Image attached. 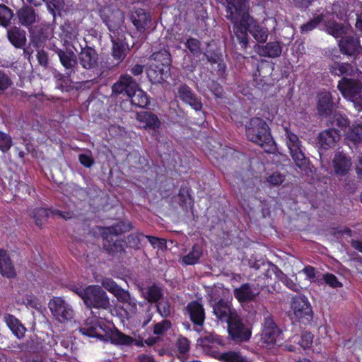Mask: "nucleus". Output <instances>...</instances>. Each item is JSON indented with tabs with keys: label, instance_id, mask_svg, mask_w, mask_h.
Wrapping results in <instances>:
<instances>
[{
	"label": "nucleus",
	"instance_id": "obj_1",
	"mask_svg": "<svg viewBox=\"0 0 362 362\" xmlns=\"http://www.w3.org/2000/svg\"><path fill=\"white\" fill-rule=\"evenodd\" d=\"M247 139L262 147L265 151L270 152L274 149V142L266 122L259 117H253L245 126Z\"/></svg>",
	"mask_w": 362,
	"mask_h": 362
},
{
	"label": "nucleus",
	"instance_id": "obj_2",
	"mask_svg": "<svg viewBox=\"0 0 362 362\" xmlns=\"http://www.w3.org/2000/svg\"><path fill=\"white\" fill-rule=\"evenodd\" d=\"M226 17L233 24V33L237 37L245 40V35L240 27L245 22H251V16L247 12L249 7L247 0H226Z\"/></svg>",
	"mask_w": 362,
	"mask_h": 362
},
{
	"label": "nucleus",
	"instance_id": "obj_3",
	"mask_svg": "<svg viewBox=\"0 0 362 362\" xmlns=\"http://www.w3.org/2000/svg\"><path fill=\"white\" fill-rule=\"evenodd\" d=\"M284 130L285 142L293 162L301 171L307 173L310 169V160L303 152L301 142L298 136L288 128H285Z\"/></svg>",
	"mask_w": 362,
	"mask_h": 362
},
{
	"label": "nucleus",
	"instance_id": "obj_4",
	"mask_svg": "<svg viewBox=\"0 0 362 362\" xmlns=\"http://www.w3.org/2000/svg\"><path fill=\"white\" fill-rule=\"evenodd\" d=\"M129 229V226L123 222L117 223L115 225L105 228L103 234L106 235L104 238L103 247L105 250L112 255L122 254L124 251V245L122 241L114 240L113 236L122 234Z\"/></svg>",
	"mask_w": 362,
	"mask_h": 362
},
{
	"label": "nucleus",
	"instance_id": "obj_5",
	"mask_svg": "<svg viewBox=\"0 0 362 362\" xmlns=\"http://www.w3.org/2000/svg\"><path fill=\"white\" fill-rule=\"evenodd\" d=\"M101 16L109 29L110 38L124 35L122 29L124 14L120 10L105 8L103 9Z\"/></svg>",
	"mask_w": 362,
	"mask_h": 362
},
{
	"label": "nucleus",
	"instance_id": "obj_6",
	"mask_svg": "<svg viewBox=\"0 0 362 362\" xmlns=\"http://www.w3.org/2000/svg\"><path fill=\"white\" fill-rule=\"evenodd\" d=\"M48 308L53 317L60 323L67 322L74 317L72 306L61 297H53L50 299Z\"/></svg>",
	"mask_w": 362,
	"mask_h": 362
},
{
	"label": "nucleus",
	"instance_id": "obj_7",
	"mask_svg": "<svg viewBox=\"0 0 362 362\" xmlns=\"http://www.w3.org/2000/svg\"><path fill=\"white\" fill-rule=\"evenodd\" d=\"M83 300L88 308L107 310L110 308L109 297L106 292L98 285H91L86 287V293Z\"/></svg>",
	"mask_w": 362,
	"mask_h": 362
},
{
	"label": "nucleus",
	"instance_id": "obj_8",
	"mask_svg": "<svg viewBox=\"0 0 362 362\" xmlns=\"http://www.w3.org/2000/svg\"><path fill=\"white\" fill-rule=\"evenodd\" d=\"M245 35V40H242L240 37H237L243 47H246L247 45V32H250L253 37L259 42H264L268 37V30L267 28L257 24V22L251 17V22L246 21L240 27Z\"/></svg>",
	"mask_w": 362,
	"mask_h": 362
},
{
	"label": "nucleus",
	"instance_id": "obj_9",
	"mask_svg": "<svg viewBox=\"0 0 362 362\" xmlns=\"http://www.w3.org/2000/svg\"><path fill=\"white\" fill-rule=\"evenodd\" d=\"M228 332L231 339L236 342L247 341L251 337V330L241 320L239 315L228 323Z\"/></svg>",
	"mask_w": 362,
	"mask_h": 362
},
{
	"label": "nucleus",
	"instance_id": "obj_10",
	"mask_svg": "<svg viewBox=\"0 0 362 362\" xmlns=\"http://www.w3.org/2000/svg\"><path fill=\"white\" fill-rule=\"evenodd\" d=\"M281 331L274 321L273 317L267 314L264 316L263 329L261 334V341L267 346L275 344L280 337Z\"/></svg>",
	"mask_w": 362,
	"mask_h": 362
},
{
	"label": "nucleus",
	"instance_id": "obj_11",
	"mask_svg": "<svg viewBox=\"0 0 362 362\" xmlns=\"http://www.w3.org/2000/svg\"><path fill=\"white\" fill-rule=\"evenodd\" d=\"M112 44V56L113 59L117 62L116 64H119L126 57L128 51L130 47H133L139 42H133L132 45H129L126 42V37L124 35L122 37H115L111 38Z\"/></svg>",
	"mask_w": 362,
	"mask_h": 362
},
{
	"label": "nucleus",
	"instance_id": "obj_12",
	"mask_svg": "<svg viewBox=\"0 0 362 362\" xmlns=\"http://www.w3.org/2000/svg\"><path fill=\"white\" fill-rule=\"evenodd\" d=\"M291 309L295 316L301 320L310 321L313 317V310L305 296H296L291 302Z\"/></svg>",
	"mask_w": 362,
	"mask_h": 362
},
{
	"label": "nucleus",
	"instance_id": "obj_13",
	"mask_svg": "<svg viewBox=\"0 0 362 362\" xmlns=\"http://www.w3.org/2000/svg\"><path fill=\"white\" fill-rule=\"evenodd\" d=\"M213 313L218 320L227 323L238 315L231 304L224 300H220L213 305Z\"/></svg>",
	"mask_w": 362,
	"mask_h": 362
},
{
	"label": "nucleus",
	"instance_id": "obj_14",
	"mask_svg": "<svg viewBox=\"0 0 362 362\" xmlns=\"http://www.w3.org/2000/svg\"><path fill=\"white\" fill-rule=\"evenodd\" d=\"M139 86L136 81L128 74L120 76L119 80L113 84L112 89L115 94H126L128 97L134 93Z\"/></svg>",
	"mask_w": 362,
	"mask_h": 362
},
{
	"label": "nucleus",
	"instance_id": "obj_15",
	"mask_svg": "<svg viewBox=\"0 0 362 362\" xmlns=\"http://www.w3.org/2000/svg\"><path fill=\"white\" fill-rule=\"evenodd\" d=\"M78 59L80 65L86 70L94 71L98 66V54L90 47L81 49Z\"/></svg>",
	"mask_w": 362,
	"mask_h": 362
},
{
	"label": "nucleus",
	"instance_id": "obj_16",
	"mask_svg": "<svg viewBox=\"0 0 362 362\" xmlns=\"http://www.w3.org/2000/svg\"><path fill=\"white\" fill-rule=\"evenodd\" d=\"M62 33L60 37L64 47H71L77 51L76 45L78 44V28L70 23H65L61 27Z\"/></svg>",
	"mask_w": 362,
	"mask_h": 362
},
{
	"label": "nucleus",
	"instance_id": "obj_17",
	"mask_svg": "<svg viewBox=\"0 0 362 362\" xmlns=\"http://www.w3.org/2000/svg\"><path fill=\"white\" fill-rule=\"evenodd\" d=\"M54 50L58 55L59 61L65 69L71 72H74V68L77 64V57L75 54L76 51L69 47H65L64 49L55 47Z\"/></svg>",
	"mask_w": 362,
	"mask_h": 362
},
{
	"label": "nucleus",
	"instance_id": "obj_18",
	"mask_svg": "<svg viewBox=\"0 0 362 362\" xmlns=\"http://www.w3.org/2000/svg\"><path fill=\"white\" fill-rule=\"evenodd\" d=\"M361 86L362 82L358 80L343 78L339 81L337 87L341 95L352 102V98L349 95L356 96L361 90Z\"/></svg>",
	"mask_w": 362,
	"mask_h": 362
},
{
	"label": "nucleus",
	"instance_id": "obj_19",
	"mask_svg": "<svg viewBox=\"0 0 362 362\" xmlns=\"http://www.w3.org/2000/svg\"><path fill=\"white\" fill-rule=\"evenodd\" d=\"M339 47L341 52L347 55H354L357 53L361 47L359 40L354 34L344 35L339 41Z\"/></svg>",
	"mask_w": 362,
	"mask_h": 362
},
{
	"label": "nucleus",
	"instance_id": "obj_20",
	"mask_svg": "<svg viewBox=\"0 0 362 362\" xmlns=\"http://www.w3.org/2000/svg\"><path fill=\"white\" fill-rule=\"evenodd\" d=\"M235 298L241 303L253 301L259 294V289L252 287L250 284H243L233 291Z\"/></svg>",
	"mask_w": 362,
	"mask_h": 362
},
{
	"label": "nucleus",
	"instance_id": "obj_21",
	"mask_svg": "<svg viewBox=\"0 0 362 362\" xmlns=\"http://www.w3.org/2000/svg\"><path fill=\"white\" fill-rule=\"evenodd\" d=\"M177 95L183 102L189 104L196 111L202 110V103L201 100L196 97L190 88L187 85L182 84L178 87Z\"/></svg>",
	"mask_w": 362,
	"mask_h": 362
},
{
	"label": "nucleus",
	"instance_id": "obj_22",
	"mask_svg": "<svg viewBox=\"0 0 362 362\" xmlns=\"http://www.w3.org/2000/svg\"><path fill=\"white\" fill-rule=\"evenodd\" d=\"M351 165V158L341 152L336 153L332 160L334 173L340 176L346 175L350 170Z\"/></svg>",
	"mask_w": 362,
	"mask_h": 362
},
{
	"label": "nucleus",
	"instance_id": "obj_23",
	"mask_svg": "<svg viewBox=\"0 0 362 362\" xmlns=\"http://www.w3.org/2000/svg\"><path fill=\"white\" fill-rule=\"evenodd\" d=\"M197 343L203 348L204 351L210 353L216 352V351H211L213 349H216L218 346H223V339L218 335L211 333L206 332L197 340Z\"/></svg>",
	"mask_w": 362,
	"mask_h": 362
},
{
	"label": "nucleus",
	"instance_id": "obj_24",
	"mask_svg": "<svg viewBox=\"0 0 362 362\" xmlns=\"http://www.w3.org/2000/svg\"><path fill=\"white\" fill-rule=\"evenodd\" d=\"M80 332L88 337H103L105 329L97 318L90 317L87 319L86 326L80 329Z\"/></svg>",
	"mask_w": 362,
	"mask_h": 362
},
{
	"label": "nucleus",
	"instance_id": "obj_25",
	"mask_svg": "<svg viewBox=\"0 0 362 362\" xmlns=\"http://www.w3.org/2000/svg\"><path fill=\"white\" fill-rule=\"evenodd\" d=\"M136 119L140 123L141 127L146 129L156 131L160 126L158 117L150 112H138Z\"/></svg>",
	"mask_w": 362,
	"mask_h": 362
},
{
	"label": "nucleus",
	"instance_id": "obj_26",
	"mask_svg": "<svg viewBox=\"0 0 362 362\" xmlns=\"http://www.w3.org/2000/svg\"><path fill=\"white\" fill-rule=\"evenodd\" d=\"M340 134L339 132L332 128L322 132L319 135V144L324 149L332 148L339 141Z\"/></svg>",
	"mask_w": 362,
	"mask_h": 362
},
{
	"label": "nucleus",
	"instance_id": "obj_27",
	"mask_svg": "<svg viewBox=\"0 0 362 362\" xmlns=\"http://www.w3.org/2000/svg\"><path fill=\"white\" fill-rule=\"evenodd\" d=\"M132 23L140 33L144 32L151 24V17L144 9H136L131 16Z\"/></svg>",
	"mask_w": 362,
	"mask_h": 362
},
{
	"label": "nucleus",
	"instance_id": "obj_28",
	"mask_svg": "<svg viewBox=\"0 0 362 362\" xmlns=\"http://www.w3.org/2000/svg\"><path fill=\"white\" fill-rule=\"evenodd\" d=\"M187 312L191 320L197 325H202L205 319L203 305L197 301H192L187 306Z\"/></svg>",
	"mask_w": 362,
	"mask_h": 362
},
{
	"label": "nucleus",
	"instance_id": "obj_29",
	"mask_svg": "<svg viewBox=\"0 0 362 362\" xmlns=\"http://www.w3.org/2000/svg\"><path fill=\"white\" fill-rule=\"evenodd\" d=\"M16 17L19 24L29 28L37 21V15L30 7L23 6L16 12Z\"/></svg>",
	"mask_w": 362,
	"mask_h": 362
},
{
	"label": "nucleus",
	"instance_id": "obj_30",
	"mask_svg": "<svg viewBox=\"0 0 362 362\" xmlns=\"http://www.w3.org/2000/svg\"><path fill=\"white\" fill-rule=\"evenodd\" d=\"M164 66H160V64H151L146 71L147 76L153 83H160L170 75V68L167 67V71H163Z\"/></svg>",
	"mask_w": 362,
	"mask_h": 362
},
{
	"label": "nucleus",
	"instance_id": "obj_31",
	"mask_svg": "<svg viewBox=\"0 0 362 362\" xmlns=\"http://www.w3.org/2000/svg\"><path fill=\"white\" fill-rule=\"evenodd\" d=\"M0 273L7 278H13L16 274L11 259L4 250H0Z\"/></svg>",
	"mask_w": 362,
	"mask_h": 362
},
{
	"label": "nucleus",
	"instance_id": "obj_32",
	"mask_svg": "<svg viewBox=\"0 0 362 362\" xmlns=\"http://www.w3.org/2000/svg\"><path fill=\"white\" fill-rule=\"evenodd\" d=\"M25 31L14 26L9 29L7 35L11 43L17 48L23 47L26 42Z\"/></svg>",
	"mask_w": 362,
	"mask_h": 362
},
{
	"label": "nucleus",
	"instance_id": "obj_33",
	"mask_svg": "<svg viewBox=\"0 0 362 362\" xmlns=\"http://www.w3.org/2000/svg\"><path fill=\"white\" fill-rule=\"evenodd\" d=\"M282 48L279 42H270L266 45L258 46L257 52L262 57L275 58L281 54Z\"/></svg>",
	"mask_w": 362,
	"mask_h": 362
},
{
	"label": "nucleus",
	"instance_id": "obj_34",
	"mask_svg": "<svg viewBox=\"0 0 362 362\" xmlns=\"http://www.w3.org/2000/svg\"><path fill=\"white\" fill-rule=\"evenodd\" d=\"M4 320L17 338L21 339L24 337L25 328L16 317L11 314L6 313L4 316Z\"/></svg>",
	"mask_w": 362,
	"mask_h": 362
},
{
	"label": "nucleus",
	"instance_id": "obj_35",
	"mask_svg": "<svg viewBox=\"0 0 362 362\" xmlns=\"http://www.w3.org/2000/svg\"><path fill=\"white\" fill-rule=\"evenodd\" d=\"M317 108L322 115H328L332 112L333 102L330 93L322 92L319 94Z\"/></svg>",
	"mask_w": 362,
	"mask_h": 362
},
{
	"label": "nucleus",
	"instance_id": "obj_36",
	"mask_svg": "<svg viewBox=\"0 0 362 362\" xmlns=\"http://www.w3.org/2000/svg\"><path fill=\"white\" fill-rule=\"evenodd\" d=\"M349 31L348 26L338 23L334 21H329L326 23V32L335 38L342 37L347 35Z\"/></svg>",
	"mask_w": 362,
	"mask_h": 362
},
{
	"label": "nucleus",
	"instance_id": "obj_37",
	"mask_svg": "<svg viewBox=\"0 0 362 362\" xmlns=\"http://www.w3.org/2000/svg\"><path fill=\"white\" fill-rule=\"evenodd\" d=\"M150 60L151 64H160V66H164L163 71H167V67L170 68V54L167 50H160L159 52L153 53Z\"/></svg>",
	"mask_w": 362,
	"mask_h": 362
},
{
	"label": "nucleus",
	"instance_id": "obj_38",
	"mask_svg": "<svg viewBox=\"0 0 362 362\" xmlns=\"http://www.w3.org/2000/svg\"><path fill=\"white\" fill-rule=\"evenodd\" d=\"M129 98H131L132 104L136 107H145L149 103L147 94L139 86Z\"/></svg>",
	"mask_w": 362,
	"mask_h": 362
},
{
	"label": "nucleus",
	"instance_id": "obj_39",
	"mask_svg": "<svg viewBox=\"0 0 362 362\" xmlns=\"http://www.w3.org/2000/svg\"><path fill=\"white\" fill-rule=\"evenodd\" d=\"M143 296L148 301L151 303L158 302L162 297L161 289L155 285L148 286L146 288H144L141 291Z\"/></svg>",
	"mask_w": 362,
	"mask_h": 362
},
{
	"label": "nucleus",
	"instance_id": "obj_40",
	"mask_svg": "<svg viewBox=\"0 0 362 362\" xmlns=\"http://www.w3.org/2000/svg\"><path fill=\"white\" fill-rule=\"evenodd\" d=\"M331 72L337 76L346 75L350 76L354 72L353 66L347 63L334 62L331 66Z\"/></svg>",
	"mask_w": 362,
	"mask_h": 362
},
{
	"label": "nucleus",
	"instance_id": "obj_41",
	"mask_svg": "<svg viewBox=\"0 0 362 362\" xmlns=\"http://www.w3.org/2000/svg\"><path fill=\"white\" fill-rule=\"evenodd\" d=\"M346 139L354 144L362 141V124H354L346 132Z\"/></svg>",
	"mask_w": 362,
	"mask_h": 362
},
{
	"label": "nucleus",
	"instance_id": "obj_42",
	"mask_svg": "<svg viewBox=\"0 0 362 362\" xmlns=\"http://www.w3.org/2000/svg\"><path fill=\"white\" fill-rule=\"evenodd\" d=\"M201 249L195 245L192 247V250L186 255H185L182 260L186 265H192L196 264L202 256Z\"/></svg>",
	"mask_w": 362,
	"mask_h": 362
},
{
	"label": "nucleus",
	"instance_id": "obj_43",
	"mask_svg": "<svg viewBox=\"0 0 362 362\" xmlns=\"http://www.w3.org/2000/svg\"><path fill=\"white\" fill-rule=\"evenodd\" d=\"M219 358L223 362H248L247 358L240 352L233 351L221 354Z\"/></svg>",
	"mask_w": 362,
	"mask_h": 362
},
{
	"label": "nucleus",
	"instance_id": "obj_44",
	"mask_svg": "<svg viewBox=\"0 0 362 362\" xmlns=\"http://www.w3.org/2000/svg\"><path fill=\"white\" fill-rule=\"evenodd\" d=\"M265 270V276L268 278L272 279L274 276L277 279L284 281L286 279L285 274L274 264L267 263L263 264Z\"/></svg>",
	"mask_w": 362,
	"mask_h": 362
},
{
	"label": "nucleus",
	"instance_id": "obj_45",
	"mask_svg": "<svg viewBox=\"0 0 362 362\" xmlns=\"http://www.w3.org/2000/svg\"><path fill=\"white\" fill-rule=\"evenodd\" d=\"M13 16V13L8 6L4 4H0V25L4 27H8L11 20Z\"/></svg>",
	"mask_w": 362,
	"mask_h": 362
},
{
	"label": "nucleus",
	"instance_id": "obj_46",
	"mask_svg": "<svg viewBox=\"0 0 362 362\" xmlns=\"http://www.w3.org/2000/svg\"><path fill=\"white\" fill-rule=\"evenodd\" d=\"M185 46L189 49V52L195 57L199 56L202 51L201 48V43L199 40L195 38L190 37L186 42Z\"/></svg>",
	"mask_w": 362,
	"mask_h": 362
},
{
	"label": "nucleus",
	"instance_id": "obj_47",
	"mask_svg": "<svg viewBox=\"0 0 362 362\" xmlns=\"http://www.w3.org/2000/svg\"><path fill=\"white\" fill-rule=\"evenodd\" d=\"M52 214V211L43 208L36 209L33 211V217L35 218V223L37 226H42L44 221L47 217L49 216V214Z\"/></svg>",
	"mask_w": 362,
	"mask_h": 362
},
{
	"label": "nucleus",
	"instance_id": "obj_48",
	"mask_svg": "<svg viewBox=\"0 0 362 362\" xmlns=\"http://www.w3.org/2000/svg\"><path fill=\"white\" fill-rule=\"evenodd\" d=\"M323 21V16L318 15L300 27L302 33H308L315 29Z\"/></svg>",
	"mask_w": 362,
	"mask_h": 362
},
{
	"label": "nucleus",
	"instance_id": "obj_49",
	"mask_svg": "<svg viewBox=\"0 0 362 362\" xmlns=\"http://www.w3.org/2000/svg\"><path fill=\"white\" fill-rule=\"evenodd\" d=\"M111 340L112 342L118 344H130L133 339L132 337L124 335V334L116 332L112 334Z\"/></svg>",
	"mask_w": 362,
	"mask_h": 362
},
{
	"label": "nucleus",
	"instance_id": "obj_50",
	"mask_svg": "<svg viewBox=\"0 0 362 362\" xmlns=\"http://www.w3.org/2000/svg\"><path fill=\"white\" fill-rule=\"evenodd\" d=\"M12 146L11 137L0 131V150L3 152H7Z\"/></svg>",
	"mask_w": 362,
	"mask_h": 362
},
{
	"label": "nucleus",
	"instance_id": "obj_51",
	"mask_svg": "<svg viewBox=\"0 0 362 362\" xmlns=\"http://www.w3.org/2000/svg\"><path fill=\"white\" fill-rule=\"evenodd\" d=\"M158 313L164 317L170 315L171 309L170 303L166 300H161L156 305Z\"/></svg>",
	"mask_w": 362,
	"mask_h": 362
},
{
	"label": "nucleus",
	"instance_id": "obj_52",
	"mask_svg": "<svg viewBox=\"0 0 362 362\" xmlns=\"http://www.w3.org/2000/svg\"><path fill=\"white\" fill-rule=\"evenodd\" d=\"M171 327V322L169 320H163L154 325L153 332L155 334L160 335L164 334Z\"/></svg>",
	"mask_w": 362,
	"mask_h": 362
},
{
	"label": "nucleus",
	"instance_id": "obj_53",
	"mask_svg": "<svg viewBox=\"0 0 362 362\" xmlns=\"http://www.w3.org/2000/svg\"><path fill=\"white\" fill-rule=\"evenodd\" d=\"M101 284L104 288L112 294H114L119 288V286L110 278L103 279Z\"/></svg>",
	"mask_w": 362,
	"mask_h": 362
},
{
	"label": "nucleus",
	"instance_id": "obj_54",
	"mask_svg": "<svg viewBox=\"0 0 362 362\" xmlns=\"http://www.w3.org/2000/svg\"><path fill=\"white\" fill-rule=\"evenodd\" d=\"M323 279L326 284L332 288H339L342 286V284L338 281L337 278L333 274H326L324 275Z\"/></svg>",
	"mask_w": 362,
	"mask_h": 362
},
{
	"label": "nucleus",
	"instance_id": "obj_55",
	"mask_svg": "<svg viewBox=\"0 0 362 362\" xmlns=\"http://www.w3.org/2000/svg\"><path fill=\"white\" fill-rule=\"evenodd\" d=\"M145 237L148 240L149 243L154 248L157 247L158 249H162L166 244L165 239L158 238L151 235H146Z\"/></svg>",
	"mask_w": 362,
	"mask_h": 362
},
{
	"label": "nucleus",
	"instance_id": "obj_56",
	"mask_svg": "<svg viewBox=\"0 0 362 362\" xmlns=\"http://www.w3.org/2000/svg\"><path fill=\"white\" fill-rule=\"evenodd\" d=\"M313 339V336L311 333L304 332L301 335V340L299 344L303 349H307L312 344Z\"/></svg>",
	"mask_w": 362,
	"mask_h": 362
},
{
	"label": "nucleus",
	"instance_id": "obj_57",
	"mask_svg": "<svg viewBox=\"0 0 362 362\" xmlns=\"http://www.w3.org/2000/svg\"><path fill=\"white\" fill-rule=\"evenodd\" d=\"M113 295L122 303L129 300L131 296L130 293L127 291L122 288L121 287H119Z\"/></svg>",
	"mask_w": 362,
	"mask_h": 362
},
{
	"label": "nucleus",
	"instance_id": "obj_58",
	"mask_svg": "<svg viewBox=\"0 0 362 362\" xmlns=\"http://www.w3.org/2000/svg\"><path fill=\"white\" fill-rule=\"evenodd\" d=\"M267 180L271 185H278L283 182L284 177L279 173H274L267 178Z\"/></svg>",
	"mask_w": 362,
	"mask_h": 362
},
{
	"label": "nucleus",
	"instance_id": "obj_59",
	"mask_svg": "<svg viewBox=\"0 0 362 362\" xmlns=\"http://www.w3.org/2000/svg\"><path fill=\"white\" fill-rule=\"evenodd\" d=\"M332 124L333 126H337L340 128L346 127L348 124V119L341 115L336 114L334 115Z\"/></svg>",
	"mask_w": 362,
	"mask_h": 362
},
{
	"label": "nucleus",
	"instance_id": "obj_60",
	"mask_svg": "<svg viewBox=\"0 0 362 362\" xmlns=\"http://www.w3.org/2000/svg\"><path fill=\"white\" fill-rule=\"evenodd\" d=\"M11 84V78L4 72L0 71V90H6Z\"/></svg>",
	"mask_w": 362,
	"mask_h": 362
},
{
	"label": "nucleus",
	"instance_id": "obj_61",
	"mask_svg": "<svg viewBox=\"0 0 362 362\" xmlns=\"http://www.w3.org/2000/svg\"><path fill=\"white\" fill-rule=\"evenodd\" d=\"M78 160L81 164L86 168H90L94 163L92 156L88 154H80L78 156Z\"/></svg>",
	"mask_w": 362,
	"mask_h": 362
},
{
	"label": "nucleus",
	"instance_id": "obj_62",
	"mask_svg": "<svg viewBox=\"0 0 362 362\" xmlns=\"http://www.w3.org/2000/svg\"><path fill=\"white\" fill-rule=\"evenodd\" d=\"M143 237L141 233L131 234L127 237V240L132 247H139L141 243V238Z\"/></svg>",
	"mask_w": 362,
	"mask_h": 362
},
{
	"label": "nucleus",
	"instance_id": "obj_63",
	"mask_svg": "<svg viewBox=\"0 0 362 362\" xmlns=\"http://www.w3.org/2000/svg\"><path fill=\"white\" fill-rule=\"evenodd\" d=\"M209 88L216 97H221L223 90L221 86L218 83H217L215 81H211V83L209 85Z\"/></svg>",
	"mask_w": 362,
	"mask_h": 362
},
{
	"label": "nucleus",
	"instance_id": "obj_64",
	"mask_svg": "<svg viewBox=\"0 0 362 362\" xmlns=\"http://www.w3.org/2000/svg\"><path fill=\"white\" fill-rule=\"evenodd\" d=\"M352 98V103H354L355 107L358 110H362V86L361 90L358 93L356 96L350 95Z\"/></svg>",
	"mask_w": 362,
	"mask_h": 362
}]
</instances>
